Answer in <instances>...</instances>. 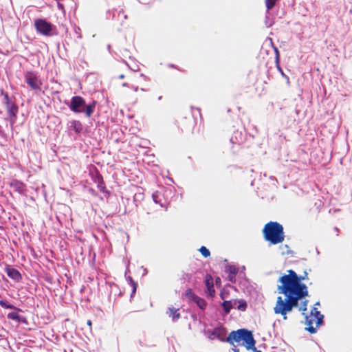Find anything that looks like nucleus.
<instances>
[{
    "label": "nucleus",
    "instance_id": "f257e3e1",
    "mask_svg": "<svg viewBox=\"0 0 352 352\" xmlns=\"http://www.w3.org/2000/svg\"><path fill=\"white\" fill-rule=\"evenodd\" d=\"M287 272L279 278L280 285H278V292L284 294L285 297L278 296L274 307V313L281 315L284 320L287 319L288 313L298 306L299 300L309 294L308 287L302 283L309 280L308 273L305 271L302 275H298L293 270Z\"/></svg>",
    "mask_w": 352,
    "mask_h": 352
},
{
    "label": "nucleus",
    "instance_id": "f03ea898",
    "mask_svg": "<svg viewBox=\"0 0 352 352\" xmlns=\"http://www.w3.org/2000/svg\"><path fill=\"white\" fill-rule=\"evenodd\" d=\"M208 338L210 340L215 338L221 342H227L231 345L234 342H242L247 350H252L254 352H261L255 347L256 341L253 337L251 331L245 329H241L237 331H232L230 333L228 336L226 338L227 330L225 327L220 326L215 327L212 331H208Z\"/></svg>",
    "mask_w": 352,
    "mask_h": 352
},
{
    "label": "nucleus",
    "instance_id": "7ed1b4c3",
    "mask_svg": "<svg viewBox=\"0 0 352 352\" xmlns=\"http://www.w3.org/2000/svg\"><path fill=\"white\" fill-rule=\"evenodd\" d=\"M262 233L264 239L270 245L281 243L285 237L283 226L276 221L267 223L262 230Z\"/></svg>",
    "mask_w": 352,
    "mask_h": 352
},
{
    "label": "nucleus",
    "instance_id": "20e7f679",
    "mask_svg": "<svg viewBox=\"0 0 352 352\" xmlns=\"http://www.w3.org/2000/svg\"><path fill=\"white\" fill-rule=\"evenodd\" d=\"M96 105V101L86 104L85 99L81 96H77L72 98L69 109L74 113H85L87 118H90L95 110Z\"/></svg>",
    "mask_w": 352,
    "mask_h": 352
},
{
    "label": "nucleus",
    "instance_id": "39448f33",
    "mask_svg": "<svg viewBox=\"0 0 352 352\" xmlns=\"http://www.w3.org/2000/svg\"><path fill=\"white\" fill-rule=\"evenodd\" d=\"M1 94L3 96V102L6 106L8 120L10 122L11 129H12L17 120L19 107L14 101L11 100L8 94L3 89L1 90Z\"/></svg>",
    "mask_w": 352,
    "mask_h": 352
},
{
    "label": "nucleus",
    "instance_id": "423d86ee",
    "mask_svg": "<svg viewBox=\"0 0 352 352\" xmlns=\"http://www.w3.org/2000/svg\"><path fill=\"white\" fill-rule=\"evenodd\" d=\"M323 316L320 314V311L317 309L314 308L311 311L310 316H305V324L307 325L306 329L310 333H314L316 332V328L322 323Z\"/></svg>",
    "mask_w": 352,
    "mask_h": 352
},
{
    "label": "nucleus",
    "instance_id": "0eeeda50",
    "mask_svg": "<svg viewBox=\"0 0 352 352\" xmlns=\"http://www.w3.org/2000/svg\"><path fill=\"white\" fill-rule=\"evenodd\" d=\"M34 28L39 34L43 36H50L53 25L45 19H37L34 21Z\"/></svg>",
    "mask_w": 352,
    "mask_h": 352
},
{
    "label": "nucleus",
    "instance_id": "6e6552de",
    "mask_svg": "<svg viewBox=\"0 0 352 352\" xmlns=\"http://www.w3.org/2000/svg\"><path fill=\"white\" fill-rule=\"evenodd\" d=\"M25 80L32 89L35 91L41 89L42 82L34 72H27L25 74Z\"/></svg>",
    "mask_w": 352,
    "mask_h": 352
},
{
    "label": "nucleus",
    "instance_id": "1a4fd4ad",
    "mask_svg": "<svg viewBox=\"0 0 352 352\" xmlns=\"http://www.w3.org/2000/svg\"><path fill=\"white\" fill-rule=\"evenodd\" d=\"M205 285L207 290L206 293L210 297H213L215 294V289L214 288V280L210 274H207L205 276Z\"/></svg>",
    "mask_w": 352,
    "mask_h": 352
},
{
    "label": "nucleus",
    "instance_id": "9d476101",
    "mask_svg": "<svg viewBox=\"0 0 352 352\" xmlns=\"http://www.w3.org/2000/svg\"><path fill=\"white\" fill-rule=\"evenodd\" d=\"M5 271L10 278L14 280L16 282H19L22 279V276L20 272L16 269L13 268L10 265H7L6 267Z\"/></svg>",
    "mask_w": 352,
    "mask_h": 352
},
{
    "label": "nucleus",
    "instance_id": "9b49d317",
    "mask_svg": "<svg viewBox=\"0 0 352 352\" xmlns=\"http://www.w3.org/2000/svg\"><path fill=\"white\" fill-rule=\"evenodd\" d=\"M225 271L228 274V280L234 283L236 282V276L238 273V269L234 265H228L226 267Z\"/></svg>",
    "mask_w": 352,
    "mask_h": 352
},
{
    "label": "nucleus",
    "instance_id": "f8f14e48",
    "mask_svg": "<svg viewBox=\"0 0 352 352\" xmlns=\"http://www.w3.org/2000/svg\"><path fill=\"white\" fill-rule=\"evenodd\" d=\"M11 187L13 188V189L19 192V193H23L25 191V185L21 181H19L17 179H14L11 184Z\"/></svg>",
    "mask_w": 352,
    "mask_h": 352
},
{
    "label": "nucleus",
    "instance_id": "ddd939ff",
    "mask_svg": "<svg viewBox=\"0 0 352 352\" xmlns=\"http://www.w3.org/2000/svg\"><path fill=\"white\" fill-rule=\"evenodd\" d=\"M237 304V300H224L222 302V307L226 314H229L231 309Z\"/></svg>",
    "mask_w": 352,
    "mask_h": 352
},
{
    "label": "nucleus",
    "instance_id": "4468645a",
    "mask_svg": "<svg viewBox=\"0 0 352 352\" xmlns=\"http://www.w3.org/2000/svg\"><path fill=\"white\" fill-rule=\"evenodd\" d=\"M167 314L170 318L173 319V320H177L181 317V315L179 312V309H175L173 307L168 308Z\"/></svg>",
    "mask_w": 352,
    "mask_h": 352
},
{
    "label": "nucleus",
    "instance_id": "2eb2a0df",
    "mask_svg": "<svg viewBox=\"0 0 352 352\" xmlns=\"http://www.w3.org/2000/svg\"><path fill=\"white\" fill-rule=\"evenodd\" d=\"M195 124V121L192 117H190L187 121V123H182V129L186 130H192Z\"/></svg>",
    "mask_w": 352,
    "mask_h": 352
},
{
    "label": "nucleus",
    "instance_id": "dca6fc26",
    "mask_svg": "<svg viewBox=\"0 0 352 352\" xmlns=\"http://www.w3.org/2000/svg\"><path fill=\"white\" fill-rule=\"evenodd\" d=\"M153 199L156 204H159L162 207H166V201H162V195L159 192H155L153 194Z\"/></svg>",
    "mask_w": 352,
    "mask_h": 352
},
{
    "label": "nucleus",
    "instance_id": "f3484780",
    "mask_svg": "<svg viewBox=\"0 0 352 352\" xmlns=\"http://www.w3.org/2000/svg\"><path fill=\"white\" fill-rule=\"evenodd\" d=\"M197 305L201 309H204L206 307V302L204 299L199 297L198 296L197 297H195L194 301Z\"/></svg>",
    "mask_w": 352,
    "mask_h": 352
},
{
    "label": "nucleus",
    "instance_id": "a211bd4d",
    "mask_svg": "<svg viewBox=\"0 0 352 352\" xmlns=\"http://www.w3.org/2000/svg\"><path fill=\"white\" fill-rule=\"evenodd\" d=\"M71 127L78 133H80L82 130V124L77 120H74L72 122Z\"/></svg>",
    "mask_w": 352,
    "mask_h": 352
},
{
    "label": "nucleus",
    "instance_id": "6ab92c4d",
    "mask_svg": "<svg viewBox=\"0 0 352 352\" xmlns=\"http://www.w3.org/2000/svg\"><path fill=\"white\" fill-rule=\"evenodd\" d=\"M128 280H129V284L132 289V293H131V296H132L136 292V289L138 287V283L135 281H134L133 279L131 276L128 277Z\"/></svg>",
    "mask_w": 352,
    "mask_h": 352
},
{
    "label": "nucleus",
    "instance_id": "aec40b11",
    "mask_svg": "<svg viewBox=\"0 0 352 352\" xmlns=\"http://www.w3.org/2000/svg\"><path fill=\"white\" fill-rule=\"evenodd\" d=\"M279 0H265L267 10H272Z\"/></svg>",
    "mask_w": 352,
    "mask_h": 352
},
{
    "label": "nucleus",
    "instance_id": "412c9836",
    "mask_svg": "<svg viewBox=\"0 0 352 352\" xmlns=\"http://www.w3.org/2000/svg\"><path fill=\"white\" fill-rule=\"evenodd\" d=\"M237 309L240 311H245L247 308V303L244 300H237Z\"/></svg>",
    "mask_w": 352,
    "mask_h": 352
},
{
    "label": "nucleus",
    "instance_id": "4be33fe9",
    "mask_svg": "<svg viewBox=\"0 0 352 352\" xmlns=\"http://www.w3.org/2000/svg\"><path fill=\"white\" fill-rule=\"evenodd\" d=\"M185 295L191 301H194L195 297L197 296L196 294L193 293L192 289L190 288L186 289Z\"/></svg>",
    "mask_w": 352,
    "mask_h": 352
},
{
    "label": "nucleus",
    "instance_id": "5701e85b",
    "mask_svg": "<svg viewBox=\"0 0 352 352\" xmlns=\"http://www.w3.org/2000/svg\"><path fill=\"white\" fill-rule=\"evenodd\" d=\"M199 251L200 252V253L202 254V256L204 258L209 257L210 255V252L208 248H206L205 246H201L199 248Z\"/></svg>",
    "mask_w": 352,
    "mask_h": 352
},
{
    "label": "nucleus",
    "instance_id": "b1692460",
    "mask_svg": "<svg viewBox=\"0 0 352 352\" xmlns=\"http://www.w3.org/2000/svg\"><path fill=\"white\" fill-rule=\"evenodd\" d=\"M98 187L102 192H104L106 187L102 177L101 176L98 177Z\"/></svg>",
    "mask_w": 352,
    "mask_h": 352
},
{
    "label": "nucleus",
    "instance_id": "393cba45",
    "mask_svg": "<svg viewBox=\"0 0 352 352\" xmlns=\"http://www.w3.org/2000/svg\"><path fill=\"white\" fill-rule=\"evenodd\" d=\"M8 318L14 320H19V315L17 312H11L8 314Z\"/></svg>",
    "mask_w": 352,
    "mask_h": 352
},
{
    "label": "nucleus",
    "instance_id": "a878e982",
    "mask_svg": "<svg viewBox=\"0 0 352 352\" xmlns=\"http://www.w3.org/2000/svg\"><path fill=\"white\" fill-rule=\"evenodd\" d=\"M308 300H305L301 302L300 307H299V311H302V314L305 315V311H307V305Z\"/></svg>",
    "mask_w": 352,
    "mask_h": 352
},
{
    "label": "nucleus",
    "instance_id": "bb28decb",
    "mask_svg": "<svg viewBox=\"0 0 352 352\" xmlns=\"http://www.w3.org/2000/svg\"><path fill=\"white\" fill-rule=\"evenodd\" d=\"M0 305L2 307L6 308V309H12L14 307L13 305L8 304L7 302H6L4 300H0Z\"/></svg>",
    "mask_w": 352,
    "mask_h": 352
},
{
    "label": "nucleus",
    "instance_id": "cd10ccee",
    "mask_svg": "<svg viewBox=\"0 0 352 352\" xmlns=\"http://www.w3.org/2000/svg\"><path fill=\"white\" fill-rule=\"evenodd\" d=\"M275 52H276V58H275L276 63V65H278V62L280 60V55H279V52L276 47L275 48Z\"/></svg>",
    "mask_w": 352,
    "mask_h": 352
},
{
    "label": "nucleus",
    "instance_id": "c85d7f7f",
    "mask_svg": "<svg viewBox=\"0 0 352 352\" xmlns=\"http://www.w3.org/2000/svg\"><path fill=\"white\" fill-rule=\"evenodd\" d=\"M228 296V292H221L220 293V297L221 299H225L226 298H227Z\"/></svg>",
    "mask_w": 352,
    "mask_h": 352
},
{
    "label": "nucleus",
    "instance_id": "c756f323",
    "mask_svg": "<svg viewBox=\"0 0 352 352\" xmlns=\"http://www.w3.org/2000/svg\"><path fill=\"white\" fill-rule=\"evenodd\" d=\"M233 347H232V351L234 352H239V349L236 347V346L234 345V342L233 343Z\"/></svg>",
    "mask_w": 352,
    "mask_h": 352
},
{
    "label": "nucleus",
    "instance_id": "7c9ffc66",
    "mask_svg": "<svg viewBox=\"0 0 352 352\" xmlns=\"http://www.w3.org/2000/svg\"><path fill=\"white\" fill-rule=\"evenodd\" d=\"M87 324L90 327V329L91 328V326H92V322L90 320H88L87 321Z\"/></svg>",
    "mask_w": 352,
    "mask_h": 352
},
{
    "label": "nucleus",
    "instance_id": "2f4dec72",
    "mask_svg": "<svg viewBox=\"0 0 352 352\" xmlns=\"http://www.w3.org/2000/svg\"><path fill=\"white\" fill-rule=\"evenodd\" d=\"M277 65V68H278V70L281 72V74L283 75V74H284V73H283V70H282L281 67H280V65L278 64V65Z\"/></svg>",
    "mask_w": 352,
    "mask_h": 352
},
{
    "label": "nucleus",
    "instance_id": "473e14b6",
    "mask_svg": "<svg viewBox=\"0 0 352 352\" xmlns=\"http://www.w3.org/2000/svg\"><path fill=\"white\" fill-rule=\"evenodd\" d=\"M124 78V76L123 74H120L119 76V78H120V79H123Z\"/></svg>",
    "mask_w": 352,
    "mask_h": 352
},
{
    "label": "nucleus",
    "instance_id": "72a5a7b5",
    "mask_svg": "<svg viewBox=\"0 0 352 352\" xmlns=\"http://www.w3.org/2000/svg\"><path fill=\"white\" fill-rule=\"evenodd\" d=\"M335 230H336V231L337 232H339V230H338V228H335Z\"/></svg>",
    "mask_w": 352,
    "mask_h": 352
},
{
    "label": "nucleus",
    "instance_id": "f704fd0d",
    "mask_svg": "<svg viewBox=\"0 0 352 352\" xmlns=\"http://www.w3.org/2000/svg\"><path fill=\"white\" fill-rule=\"evenodd\" d=\"M219 280H220V278H218L216 281L219 282Z\"/></svg>",
    "mask_w": 352,
    "mask_h": 352
},
{
    "label": "nucleus",
    "instance_id": "c9c22d12",
    "mask_svg": "<svg viewBox=\"0 0 352 352\" xmlns=\"http://www.w3.org/2000/svg\"><path fill=\"white\" fill-rule=\"evenodd\" d=\"M219 280H220V278H218L216 281L219 282Z\"/></svg>",
    "mask_w": 352,
    "mask_h": 352
},
{
    "label": "nucleus",
    "instance_id": "e433bc0d",
    "mask_svg": "<svg viewBox=\"0 0 352 352\" xmlns=\"http://www.w3.org/2000/svg\"><path fill=\"white\" fill-rule=\"evenodd\" d=\"M161 99H162V96H160V97L158 98V100H161Z\"/></svg>",
    "mask_w": 352,
    "mask_h": 352
}]
</instances>
